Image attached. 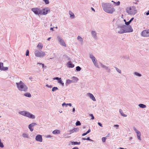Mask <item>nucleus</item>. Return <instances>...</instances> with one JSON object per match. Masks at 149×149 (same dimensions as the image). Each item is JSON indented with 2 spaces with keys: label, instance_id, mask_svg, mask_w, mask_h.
I'll return each mask as SVG.
<instances>
[{
  "label": "nucleus",
  "instance_id": "f257e3e1",
  "mask_svg": "<svg viewBox=\"0 0 149 149\" xmlns=\"http://www.w3.org/2000/svg\"><path fill=\"white\" fill-rule=\"evenodd\" d=\"M101 5L103 10L107 13L112 14L115 11V9L110 3H102Z\"/></svg>",
  "mask_w": 149,
  "mask_h": 149
},
{
  "label": "nucleus",
  "instance_id": "f03ea898",
  "mask_svg": "<svg viewBox=\"0 0 149 149\" xmlns=\"http://www.w3.org/2000/svg\"><path fill=\"white\" fill-rule=\"evenodd\" d=\"M31 10L35 14L39 15H46L50 11V10L48 7L42 9L38 8H31Z\"/></svg>",
  "mask_w": 149,
  "mask_h": 149
},
{
  "label": "nucleus",
  "instance_id": "7ed1b4c3",
  "mask_svg": "<svg viewBox=\"0 0 149 149\" xmlns=\"http://www.w3.org/2000/svg\"><path fill=\"white\" fill-rule=\"evenodd\" d=\"M16 84L19 90L24 92H26L27 91V86L22 81H20L18 83H16Z\"/></svg>",
  "mask_w": 149,
  "mask_h": 149
},
{
  "label": "nucleus",
  "instance_id": "20e7f679",
  "mask_svg": "<svg viewBox=\"0 0 149 149\" xmlns=\"http://www.w3.org/2000/svg\"><path fill=\"white\" fill-rule=\"evenodd\" d=\"M126 12L130 15H134L137 13V11L135 6L127 7L126 9Z\"/></svg>",
  "mask_w": 149,
  "mask_h": 149
},
{
  "label": "nucleus",
  "instance_id": "39448f33",
  "mask_svg": "<svg viewBox=\"0 0 149 149\" xmlns=\"http://www.w3.org/2000/svg\"><path fill=\"white\" fill-rule=\"evenodd\" d=\"M19 113L22 116L28 117L29 118L34 119L35 118V116L33 114L29 112L26 111H19Z\"/></svg>",
  "mask_w": 149,
  "mask_h": 149
},
{
  "label": "nucleus",
  "instance_id": "423d86ee",
  "mask_svg": "<svg viewBox=\"0 0 149 149\" xmlns=\"http://www.w3.org/2000/svg\"><path fill=\"white\" fill-rule=\"evenodd\" d=\"M123 28H124L125 33H130L133 32V29L131 25L127 26L124 24H123Z\"/></svg>",
  "mask_w": 149,
  "mask_h": 149
},
{
  "label": "nucleus",
  "instance_id": "0eeeda50",
  "mask_svg": "<svg viewBox=\"0 0 149 149\" xmlns=\"http://www.w3.org/2000/svg\"><path fill=\"white\" fill-rule=\"evenodd\" d=\"M123 24H119L118 25L116 28V31L119 34H123L125 33L124 28H123Z\"/></svg>",
  "mask_w": 149,
  "mask_h": 149
},
{
  "label": "nucleus",
  "instance_id": "6e6552de",
  "mask_svg": "<svg viewBox=\"0 0 149 149\" xmlns=\"http://www.w3.org/2000/svg\"><path fill=\"white\" fill-rule=\"evenodd\" d=\"M34 54L36 56L40 57H43L45 55V52H40L38 50H36L35 51Z\"/></svg>",
  "mask_w": 149,
  "mask_h": 149
},
{
  "label": "nucleus",
  "instance_id": "1a4fd4ad",
  "mask_svg": "<svg viewBox=\"0 0 149 149\" xmlns=\"http://www.w3.org/2000/svg\"><path fill=\"white\" fill-rule=\"evenodd\" d=\"M57 38L61 45L64 47H66V45L61 37L58 36H57Z\"/></svg>",
  "mask_w": 149,
  "mask_h": 149
},
{
  "label": "nucleus",
  "instance_id": "9d476101",
  "mask_svg": "<svg viewBox=\"0 0 149 149\" xmlns=\"http://www.w3.org/2000/svg\"><path fill=\"white\" fill-rule=\"evenodd\" d=\"M141 35L143 37L149 36V30L143 31L141 33Z\"/></svg>",
  "mask_w": 149,
  "mask_h": 149
},
{
  "label": "nucleus",
  "instance_id": "9b49d317",
  "mask_svg": "<svg viewBox=\"0 0 149 149\" xmlns=\"http://www.w3.org/2000/svg\"><path fill=\"white\" fill-rule=\"evenodd\" d=\"M35 139L37 141L42 142V136L40 134H38L36 136Z\"/></svg>",
  "mask_w": 149,
  "mask_h": 149
},
{
  "label": "nucleus",
  "instance_id": "f8f14e48",
  "mask_svg": "<svg viewBox=\"0 0 149 149\" xmlns=\"http://www.w3.org/2000/svg\"><path fill=\"white\" fill-rule=\"evenodd\" d=\"M100 65L102 67L104 68L105 70H106L107 72H110L111 70L109 67L101 63H100Z\"/></svg>",
  "mask_w": 149,
  "mask_h": 149
},
{
  "label": "nucleus",
  "instance_id": "ddd939ff",
  "mask_svg": "<svg viewBox=\"0 0 149 149\" xmlns=\"http://www.w3.org/2000/svg\"><path fill=\"white\" fill-rule=\"evenodd\" d=\"M37 125L35 123H33L30 124L28 126V128L31 132H32L33 130V129L32 127Z\"/></svg>",
  "mask_w": 149,
  "mask_h": 149
},
{
  "label": "nucleus",
  "instance_id": "4468645a",
  "mask_svg": "<svg viewBox=\"0 0 149 149\" xmlns=\"http://www.w3.org/2000/svg\"><path fill=\"white\" fill-rule=\"evenodd\" d=\"M87 95L93 101H96V99L94 95L91 93H88L87 94Z\"/></svg>",
  "mask_w": 149,
  "mask_h": 149
},
{
  "label": "nucleus",
  "instance_id": "2eb2a0df",
  "mask_svg": "<svg viewBox=\"0 0 149 149\" xmlns=\"http://www.w3.org/2000/svg\"><path fill=\"white\" fill-rule=\"evenodd\" d=\"M79 130V129L78 128H74L72 130H70L69 132H70V134H71L74 132H77Z\"/></svg>",
  "mask_w": 149,
  "mask_h": 149
},
{
  "label": "nucleus",
  "instance_id": "dca6fc26",
  "mask_svg": "<svg viewBox=\"0 0 149 149\" xmlns=\"http://www.w3.org/2000/svg\"><path fill=\"white\" fill-rule=\"evenodd\" d=\"M91 34L92 36L95 39H97V33L95 31H92Z\"/></svg>",
  "mask_w": 149,
  "mask_h": 149
},
{
  "label": "nucleus",
  "instance_id": "f3484780",
  "mask_svg": "<svg viewBox=\"0 0 149 149\" xmlns=\"http://www.w3.org/2000/svg\"><path fill=\"white\" fill-rule=\"evenodd\" d=\"M67 65L69 68H73L74 66V65L72 64L71 61H69L67 63Z\"/></svg>",
  "mask_w": 149,
  "mask_h": 149
},
{
  "label": "nucleus",
  "instance_id": "a211bd4d",
  "mask_svg": "<svg viewBox=\"0 0 149 149\" xmlns=\"http://www.w3.org/2000/svg\"><path fill=\"white\" fill-rule=\"evenodd\" d=\"M60 133V131L58 130H55L52 132V133L54 134H57Z\"/></svg>",
  "mask_w": 149,
  "mask_h": 149
},
{
  "label": "nucleus",
  "instance_id": "6ab92c4d",
  "mask_svg": "<svg viewBox=\"0 0 149 149\" xmlns=\"http://www.w3.org/2000/svg\"><path fill=\"white\" fill-rule=\"evenodd\" d=\"M71 79H72L73 83L77 82L79 80L77 78L74 76L72 77Z\"/></svg>",
  "mask_w": 149,
  "mask_h": 149
},
{
  "label": "nucleus",
  "instance_id": "aec40b11",
  "mask_svg": "<svg viewBox=\"0 0 149 149\" xmlns=\"http://www.w3.org/2000/svg\"><path fill=\"white\" fill-rule=\"evenodd\" d=\"M73 83V81L71 80H70L69 79H68L66 80V82L65 83V85L66 86H67L69 84H70V83Z\"/></svg>",
  "mask_w": 149,
  "mask_h": 149
},
{
  "label": "nucleus",
  "instance_id": "412c9836",
  "mask_svg": "<svg viewBox=\"0 0 149 149\" xmlns=\"http://www.w3.org/2000/svg\"><path fill=\"white\" fill-rule=\"evenodd\" d=\"M69 13L70 15V17L72 19H73L74 18L75 16L74 14L72 13L71 11H69Z\"/></svg>",
  "mask_w": 149,
  "mask_h": 149
},
{
  "label": "nucleus",
  "instance_id": "4be33fe9",
  "mask_svg": "<svg viewBox=\"0 0 149 149\" xmlns=\"http://www.w3.org/2000/svg\"><path fill=\"white\" fill-rule=\"evenodd\" d=\"M136 135L137 136V137L138 139L141 141V133L140 132H139L138 133H136Z\"/></svg>",
  "mask_w": 149,
  "mask_h": 149
},
{
  "label": "nucleus",
  "instance_id": "5701e85b",
  "mask_svg": "<svg viewBox=\"0 0 149 149\" xmlns=\"http://www.w3.org/2000/svg\"><path fill=\"white\" fill-rule=\"evenodd\" d=\"M119 112H120V114L123 116L125 117H126L127 116V115L123 113V111L122 109H119Z\"/></svg>",
  "mask_w": 149,
  "mask_h": 149
},
{
  "label": "nucleus",
  "instance_id": "b1692460",
  "mask_svg": "<svg viewBox=\"0 0 149 149\" xmlns=\"http://www.w3.org/2000/svg\"><path fill=\"white\" fill-rule=\"evenodd\" d=\"M138 106L142 108H144L146 107V106L143 104H139Z\"/></svg>",
  "mask_w": 149,
  "mask_h": 149
},
{
  "label": "nucleus",
  "instance_id": "393cba45",
  "mask_svg": "<svg viewBox=\"0 0 149 149\" xmlns=\"http://www.w3.org/2000/svg\"><path fill=\"white\" fill-rule=\"evenodd\" d=\"M24 95L26 97H31V94L29 93H26L24 94Z\"/></svg>",
  "mask_w": 149,
  "mask_h": 149
},
{
  "label": "nucleus",
  "instance_id": "a878e982",
  "mask_svg": "<svg viewBox=\"0 0 149 149\" xmlns=\"http://www.w3.org/2000/svg\"><path fill=\"white\" fill-rule=\"evenodd\" d=\"M72 145H79L80 144V142L71 141V142Z\"/></svg>",
  "mask_w": 149,
  "mask_h": 149
},
{
  "label": "nucleus",
  "instance_id": "bb28decb",
  "mask_svg": "<svg viewBox=\"0 0 149 149\" xmlns=\"http://www.w3.org/2000/svg\"><path fill=\"white\" fill-rule=\"evenodd\" d=\"M22 136L24 138H29V136L28 134H27L25 133H23L22 134Z\"/></svg>",
  "mask_w": 149,
  "mask_h": 149
},
{
  "label": "nucleus",
  "instance_id": "cd10ccee",
  "mask_svg": "<svg viewBox=\"0 0 149 149\" xmlns=\"http://www.w3.org/2000/svg\"><path fill=\"white\" fill-rule=\"evenodd\" d=\"M37 47L40 49H42V45L40 43H39Z\"/></svg>",
  "mask_w": 149,
  "mask_h": 149
},
{
  "label": "nucleus",
  "instance_id": "c85d7f7f",
  "mask_svg": "<svg viewBox=\"0 0 149 149\" xmlns=\"http://www.w3.org/2000/svg\"><path fill=\"white\" fill-rule=\"evenodd\" d=\"M134 74L135 75L138 77H140L141 76V74L139 73L136 72H135L134 73Z\"/></svg>",
  "mask_w": 149,
  "mask_h": 149
},
{
  "label": "nucleus",
  "instance_id": "c756f323",
  "mask_svg": "<svg viewBox=\"0 0 149 149\" xmlns=\"http://www.w3.org/2000/svg\"><path fill=\"white\" fill-rule=\"evenodd\" d=\"M58 83L61 84L63 86H64V83L62 82L61 79H60L59 81H58Z\"/></svg>",
  "mask_w": 149,
  "mask_h": 149
},
{
  "label": "nucleus",
  "instance_id": "7c9ffc66",
  "mask_svg": "<svg viewBox=\"0 0 149 149\" xmlns=\"http://www.w3.org/2000/svg\"><path fill=\"white\" fill-rule=\"evenodd\" d=\"M77 39L80 41L82 42L83 41V39L82 38L79 36H78L77 37Z\"/></svg>",
  "mask_w": 149,
  "mask_h": 149
},
{
  "label": "nucleus",
  "instance_id": "2f4dec72",
  "mask_svg": "<svg viewBox=\"0 0 149 149\" xmlns=\"http://www.w3.org/2000/svg\"><path fill=\"white\" fill-rule=\"evenodd\" d=\"M8 69V67H4L3 66H2V68L1 69V70L6 71Z\"/></svg>",
  "mask_w": 149,
  "mask_h": 149
},
{
  "label": "nucleus",
  "instance_id": "473e14b6",
  "mask_svg": "<svg viewBox=\"0 0 149 149\" xmlns=\"http://www.w3.org/2000/svg\"><path fill=\"white\" fill-rule=\"evenodd\" d=\"M90 58L92 60L95 58V57L92 54H90Z\"/></svg>",
  "mask_w": 149,
  "mask_h": 149
},
{
  "label": "nucleus",
  "instance_id": "72a5a7b5",
  "mask_svg": "<svg viewBox=\"0 0 149 149\" xmlns=\"http://www.w3.org/2000/svg\"><path fill=\"white\" fill-rule=\"evenodd\" d=\"M58 89V88L57 87H53L52 89V91L53 92H54L55 91H56V90H57Z\"/></svg>",
  "mask_w": 149,
  "mask_h": 149
},
{
  "label": "nucleus",
  "instance_id": "f704fd0d",
  "mask_svg": "<svg viewBox=\"0 0 149 149\" xmlns=\"http://www.w3.org/2000/svg\"><path fill=\"white\" fill-rule=\"evenodd\" d=\"M94 65L97 67V68H99V65H98V64L97 62V61L96 62H95L93 63Z\"/></svg>",
  "mask_w": 149,
  "mask_h": 149
},
{
  "label": "nucleus",
  "instance_id": "c9c22d12",
  "mask_svg": "<svg viewBox=\"0 0 149 149\" xmlns=\"http://www.w3.org/2000/svg\"><path fill=\"white\" fill-rule=\"evenodd\" d=\"M114 67L115 68L116 70V71L118 73H121V70H120L118 68H117L116 67Z\"/></svg>",
  "mask_w": 149,
  "mask_h": 149
},
{
  "label": "nucleus",
  "instance_id": "e433bc0d",
  "mask_svg": "<svg viewBox=\"0 0 149 149\" xmlns=\"http://www.w3.org/2000/svg\"><path fill=\"white\" fill-rule=\"evenodd\" d=\"M81 69V68L79 66H77L76 67V70L78 71H80Z\"/></svg>",
  "mask_w": 149,
  "mask_h": 149
},
{
  "label": "nucleus",
  "instance_id": "4c0bfd02",
  "mask_svg": "<svg viewBox=\"0 0 149 149\" xmlns=\"http://www.w3.org/2000/svg\"><path fill=\"white\" fill-rule=\"evenodd\" d=\"M76 126H79L81 125V123L79 121H77L76 123Z\"/></svg>",
  "mask_w": 149,
  "mask_h": 149
},
{
  "label": "nucleus",
  "instance_id": "58836bf2",
  "mask_svg": "<svg viewBox=\"0 0 149 149\" xmlns=\"http://www.w3.org/2000/svg\"><path fill=\"white\" fill-rule=\"evenodd\" d=\"M4 147V145L3 143H2L1 141V139H0V147L3 148Z\"/></svg>",
  "mask_w": 149,
  "mask_h": 149
},
{
  "label": "nucleus",
  "instance_id": "ea45409f",
  "mask_svg": "<svg viewBox=\"0 0 149 149\" xmlns=\"http://www.w3.org/2000/svg\"><path fill=\"white\" fill-rule=\"evenodd\" d=\"M45 2L46 4H48L49 3V2L48 0H43Z\"/></svg>",
  "mask_w": 149,
  "mask_h": 149
},
{
  "label": "nucleus",
  "instance_id": "a19ab883",
  "mask_svg": "<svg viewBox=\"0 0 149 149\" xmlns=\"http://www.w3.org/2000/svg\"><path fill=\"white\" fill-rule=\"evenodd\" d=\"M130 24V22L129 21H128L127 22H125V25H126L127 26H129V24Z\"/></svg>",
  "mask_w": 149,
  "mask_h": 149
},
{
  "label": "nucleus",
  "instance_id": "79ce46f5",
  "mask_svg": "<svg viewBox=\"0 0 149 149\" xmlns=\"http://www.w3.org/2000/svg\"><path fill=\"white\" fill-rule=\"evenodd\" d=\"M133 129L136 134L139 132L134 127H133Z\"/></svg>",
  "mask_w": 149,
  "mask_h": 149
},
{
  "label": "nucleus",
  "instance_id": "37998d69",
  "mask_svg": "<svg viewBox=\"0 0 149 149\" xmlns=\"http://www.w3.org/2000/svg\"><path fill=\"white\" fill-rule=\"evenodd\" d=\"M3 66V63L0 62V70H1L2 66Z\"/></svg>",
  "mask_w": 149,
  "mask_h": 149
},
{
  "label": "nucleus",
  "instance_id": "c03bdc74",
  "mask_svg": "<svg viewBox=\"0 0 149 149\" xmlns=\"http://www.w3.org/2000/svg\"><path fill=\"white\" fill-rule=\"evenodd\" d=\"M106 137H103L102 138V142H104L106 141Z\"/></svg>",
  "mask_w": 149,
  "mask_h": 149
},
{
  "label": "nucleus",
  "instance_id": "a18cd8bd",
  "mask_svg": "<svg viewBox=\"0 0 149 149\" xmlns=\"http://www.w3.org/2000/svg\"><path fill=\"white\" fill-rule=\"evenodd\" d=\"M61 79V78H59L58 77H54L53 78V80H58V81H59Z\"/></svg>",
  "mask_w": 149,
  "mask_h": 149
},
{
  "label": "nucleus",
  "instance_id": "49530a36",
  "mask_svg": "<svg viewBox=\"0 0 149 149\" xmlns=\"http://www.w3.org/2000/svg\"><path fill=\"white\" fill-rule=\"evenodd\" d=\"M115 3H116V6H118L120 4V2L119 1H118L117 2H115Z\"/></svg>",
  "mask_w": 149,
  "mask_h": 149
},
{
  "label": "nucleus",
  "instance_id": "de8ad7c7",
  "mask_svg": "<svg viewBox=\"0 0 149 149\" xmlns=\"http://www.w3.org/2000/svg\"><path fill=\"white\" fill-rule=\"evenodd\" d=\"M29 51L28 50L26 51V56H29Z\"/></svg>",
  "mask_w": 149,
  "mask_h": 149
},
{
  "label": "nucleus",
  "instance_id": "09e8293b",
  "mask_svg": "<svg viewBox=\"0 0 149 149\" xmlns=\"http://www.w3.org/2000/svg\"><path fill=\"white\" fill-rule=\"evenodd\" d=\"M38 65L39 64V65H42V68H43L44 67V65L43 64H42L41 63H37Z\"/></svg>",
  "mask_w": 149,
  "mask_h": 149
},
{
  "label": "nucleus",
  "instance_id": "8fccbe9b",
  "mask_svg": "<svg viewBox=\"0 0 149 149\" xmlns=\"http://www.w3.org/2000/svg\"><path fill=\"white\" fill-rule=\"evenodd\" d=\"M89 115L91 117V119L93 120L94 118V117L93 116V115L92 114H91Z\"/></svg>",
  "mask_w": 149,
  "mask_h": 149
},
{
  "label": "nucleus",
  "instance_id": "3c124183",
  "mask_svg": "<svg viewBox=\"0 0 149 149\" xmlns=\"http://www.w3.org/2000/svg\"><path fill=\"white\" fill-rule=\"evenodd\" d=\"M86 140H87L90 141H93L92 140L90 139V137H87V138H86Z\"/></svg>",
  "mask_w": 149,
  "mask_h": 149
},
{
  "label": "nucleus",
  "instance_id": "603ef678",
  "mask_svg": "<svg viewBox=\"0 0 149 149\" xmlns=\"http://www.w3.org/2000/svg\"><path fill=\"white\" fill-rule=\"evenodd\" d=\"M46 86L47 87L49 88H51L52 87V85H49L48 84H47L46 85Z\"/></svg>",
  "mask_w": 149,
  "mask_h": 149
},
{
  "label": "nucleus",
  "instance_id": "864d4df0",
  "mask_svg": "<svg viewBox=\"0 0 149 149\" xmlns=\"http://www.w3.org/2000/svg\"><path fill=\"white\" fill-rule=\"evenodd\" d=\"M114 127H116V129H117L118 127L119 126L118 125H114Z\"/></svg>",
  "mask_w": 149,
  "mask_h": 149
},
{
  "label": "nucleus",
  "instance_id": "5fc2aeb1",
  "mask_svg": "<svg viewBox=\"0 0 149 149\" xmlns=\"http://www.w3.org/2000/svg\"><path fill=\"white\" fill-rule=\"evenodd\" d=\"M98 124L100 127H102V124L100 122H98L97 123Z\"/></svg>",
  "mask_w": 149,
  "mask_h": 149
},
{
  "label": "nucleus",
  "instance_id": "6e6d98bb",
  "mask_svg": "<svg viewBox=\"0 0 149 149\" xmlns=\"http://www.w3.org/2000/svg\"><path fill=\"white\" fill-rule=\"evenodd\" d=\"M134 19V17H132V18L130 19L129 21V22H130V23L132 21H133Z\"/></svg>",
  "mask_w": 149,
  "mask_h": 149
},
{
  "label": "nucleus",
  "instance_id": "4d7b16f0",
  "mask_svg": "<svg viewBox=\"0 0 149 149\" xmlns=\"http://www.w3.org/2000/svg\"><path fill=\"white\" fill-rule=\"evenodd\" d=\"M68 105L70 107H71L72 106V104L71 103L67 104L66 107H67Z\"/></svg>",
  "mask_w": 149,
  "mask_h": 149
},
{
  "label": "nucleus",
  "instance_id": "13d9d810",
  "mask_svg": "<svg viewBox=\"0 0 149 149\" xmlns=\"http://www.w3.org/2000/svg\"><path fill=\"white\" fill-rule=\"evenodd\" d=\"M92 61L93 62V63L97 61L96 58H95V59H94L92 60Z\"/></svg>",
  "mask_w": 149,
  "mask_h": 149
},
{
  "label": "nucleus",
  "instance_id": "bf43d9fd",
  "mask_svg": "<svg viewBox=\"0 0 149 149\" xmlns=\"http://www.w3.org/2000/svg\"><path fill=\"white\" fill-rule=\"evenodd\" d=\"M91 129H89L86 132V133H87V134H88L89 133H90V132H91Z\"/></svg>",
  "mask_w": 149,
  "mask_h": 149
},
{
  "label": "nucleus",
  "instance_id": "052dcab7",
  "mask_svg": "<svg viewBox=\"0 0 149 149\" xmlns=\"http://www.w3.org/2000/svg\"><path fill=\"white\" fill-rule=\"evenodd\" d=\"M87 134H88L86 132V133H84L83 134H82V136H84L86 135Z\"/></svg>",
  "mask_w": 149,
  "mask_h": 149
},
{
  "label": "nucleus",
  "instance_id": "680f3d73",
  "mask_svg": "<svg viewBox=\"0 0 149 149\" xmlns=\"http://www.w3.org/2000/svg\"><path fill=\"white\" fill-rule=\"evenodd\" d=\"M67 104L65 103V102L63 103L62 104V105L63 107L64 106H66Z\"/></svg>",
  "mask_w": 149,
  "mask_h": 149
},
{
  "label": "nucleus",
  "instance_id": "e2e57ef3",
  "mask_svg": "<svg viewBox=\"0 0 149 149\" xmlns=\"http://www.w3.org/2000/svg\"><path fill=\"white\" fill-rule=\"evenodd\" d=\"M146 15H149V10H148L147 12L146 13Z\"/></svg>",
  "mask_w": 149,
  "mask_h": 149
},
{
  "label": "nucleus",
  "instance_id": "0e129e2a",
  "mask_svg": "<svg viewBox=\"0 0 149 149\" xmlns=\"http://www.w3.org/2000/svg\"><path fill=\"white\" fill-rule=\"evenodd\" d=\"M75 109L74 108H73L72 109V112L73 113H74L75 111Z\"/></svg>",
  "mask_w": 149,
  "mask_h": 149
},
{
  "label": "nucleus",
  "instance_id": "69168bd1",
  "mask_svg": "<svg viewBox=\"0 0 149 149\" xmlns=\"http://www.w3.org/2000/svg\"><path fill=\"white\" fill-rule=\"evenodd\" d=\"M72 149H79V148L77 147H74L72 148Z\"/></svg>",
  "mask_w": 149,
  "mask_h": 149
},
{
  "label": "nucleus",
  "instance_id": "338daca9",
  "mask_svg": "<svg viewBox=\"0 0 149 149\" xmlns=\"http://www.w3.org/2000/svg\"><path fill=\"white\" fill-rule=\"evenodd\" d=\"M48 138H51V137L52 136L50 135H48L47 136Z\"/></svg>",
  "mask_w": 149,
  "mask_h": 149
},
{
  "label": "nucleus",
  "instance_id": "774afa93",
  "mask_svg": "<svg viewBox=\"0 0 149 149\" xmlns=\"http://www.w3.org/2000/svg\"><path fill=\"white\" fill-rule=\"evenodd\" d=\"M119 149H126V148H121V147L119 148Z\"/></svg>",
  "mask_w": 149,
  "mask_h": 149
}]
</instances>
